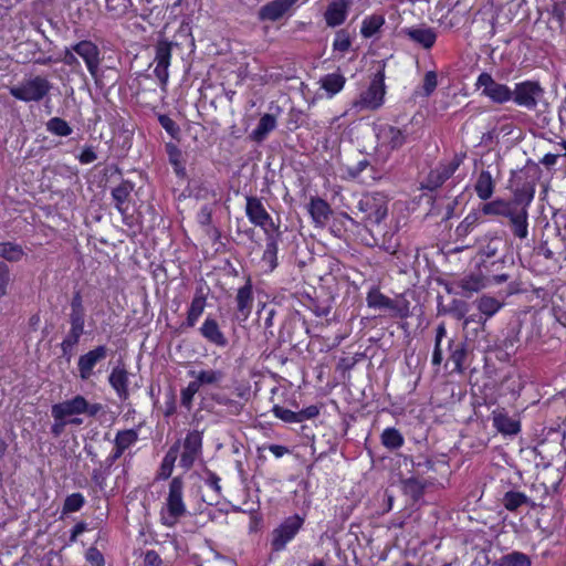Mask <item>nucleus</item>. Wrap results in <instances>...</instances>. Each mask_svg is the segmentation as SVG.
Masks as SVG:
<instances>
[{"label": "nucleus", "mask_w": 566, "mask_h": 566, "mask_svg": "<svg viewBox=\"0 0 566 566\" xmlns=\"http://www.w3.org/2000/svg\"><path fill=\"white\" fill-rule=\"evenodd\" d=\"M106 355V346L101 345L95 349L82 355L78 359L77 366L82 379H88L93 373L97 361Z\"/></svg>", "instance_id": "nucleus-18"}, {"label": "nucleus", "mask_w": 566, "mask_h": 566, "mask_svg": "<svg viewBox=\"0 0 566 566\" xmlns=\"http://www.w3.org/2000/svg\"><path fill=\"white\" fill-rule=\"evenodd\" d=\"M485 284L486 282L482 274L468 275L458 282V286L462 290L465 296H470V294L479 292L481 289L485 286Z\"/></svg>", "instance_id": "nucleus-39"}, {"label": "nucleus", "mask_w": 566, "mask_h": 566, "mask_svg": "<svg viewBox=\"0 0 566 566\" xmlns=\"http://www.w3.org/2000/svg\"><path fill=\"white\" fill-rule=\"evenodd\" d=\"M377 138L390 150H398L406 144L408 133L406 129L392 125H382L377 132Z\"/></svg>", "instance_id": "nucleus-14"}, {"label": "nucleus", "mask_w": 566, "mask_h": 566, "mask_svg": "<svg viewBox=\"0 0 566 566\" xmlns=\"http://www.w3.org/2000/svg\"><path fill=\"white\" fill-rule=\"evenodd\" d=\"M464 157V154H455L449 163L440 164L434 170L429 172L423 187L429 190H436L439 188L457 171Z\"/></svg>", "instance_id": "nucleus-7"}, {"label": "nucleus", "mask_w": 566, "mask_h": 566, "mask_svg": "<svg viewBox=\"0 0 566 566\" xmlns=\"http://www.w3.org/2000/svg\"><path fill=\"white\" fill-rule=\"evenodd\" d=\"M245 213L252 224L261 227L264 230L269 228L271 230H277V228H280L279 224L273 222L261 199L258 197H247Z\"/></svg>", "instance_id": "nucleus-9"}, {"label": "nucleus", "mask_w": 566, "mask_h": 566, "mask_svg": "<svg viewBox=\"0 0 566 566\" xmlns=\"http://www.w3.org/2000/svg\"><path fill=\"white\" fill-rule=\"evenodd\" d=\"M449 359L454 364V370L462 373L468 355L472 352L470 344L467 342L449 340Z\"/></svg>", "instance_id": "nucleus-22"}, {"label": "nucleus", "mask_w": 566, "mask_h": 566, "mask_svg": "<svg viewBox=\"0 0 566 566\" xmlns=\"http://www.w3.org/2000/svg\"><path fill=\"white\" fill-rule=\"evenodd\" d=\"M484 241L486 243L482 245L481 253L488 259L495 256L504 244L503 238L496 234L485 235Z\"/></svg>", "instance_id": "nucleus-46"}, {"label": "nucleus", "mask_w": 566, "mask_h": 566, "mask_svg": "<svg viewBox=\"0 0 566 566\" xmlns=\"http://www.w3.org/2000/svg\"><path fill=\"white\" fill-rule=\"evenodd\" d=\"M366 301L369 307L392 311L396 312L400 317L406 316V312L399 308L394 300L384 295L377 287H373L368 292Z\"/></svg>", "instance_id": "nucleus-21"}, {"label": "nucleus", "mask_w": 566, "mask_h": 566, "mask_svg": "<svg viewBox=\"0 0 566 566\" xmlns=\"http://www.w3.org/2000/svg\"><path fill=\"white\" fill-rule=\"evenodd\" d=\"M10 281L9 265L6 262L0 261V300L8 294Z\"/></svg>", "instance_id": "nucleus-58"}, {"label": "nucleus", "mask_w": 566, "mask_h": 566, "mask_svg": "<svg viewBox=\"0 0 566 566\" xmlns=\"http://www.w3.org/2000/svg\"><path fill=\"white\" fill-rule=\"evenodd\" d=\"M322 87L332 95L338 93L345 84V77L342 74H327L321 80Z\"/></svg>", "instance_id": "nucleus-48"}, {"label": "nucleus", "mask_w": 566, "mask_h": 566, "mask_svg": "<svg viewBox=\"0 0 566 566\" xmlns=\"http://www.w3.org/2000/svg\"><path fill=\"white\" fill-rule=\"evenodd\" d=\"M441 313H449L452 314L455 318L461 319L465 316L467 304L463 301L453 300L449 307H439V314Z\"/></svg>", "instance_id": "nucleus-57"}, {"label": "nucleus", "mask_w": 566, "mask_h": 566, "mask_svg": "<svg viewBox=\"0 0 566 566\" xmlns=\"http://www.w3.org/2000/svg\"><path fill=\"white\" fill-rule=\"evenodd\" d=\"M521 328L522 321L520 318H515L509 323L506 335L502 340V347L505 350H513L517 347Z\"/></svg>", "instance_id": "nucleus-35"}, {"label": "nucleus", "mask_w": 566, "mask_h": 566, "mask_svg": "<svg viewBox=\"0 0 566 566\" xmlns=\"http://www.w3.org/2000/svg\"><path fill=\"white\" fill-rule=\"evenodd\" d=\"M83 332V325H71L70 332L61 343V349L64 356H71L72 350L77 345Z\"/></svg>", "instance_id": "nucleus-38"}, {"label": "nucleus", "mask_w": 566, "mask_h": 566, "mask_svg": "<svg viewBox=\"0 0 566 566\" xmlns=\"http://www.w3.org/2000/svg\"><path fill=\"white\" fill-rule=\"evenodd\" d=\"M52 86L48 78L36 75L19 86L10 88V94L22 102H40L51 91Z\"/></svg>", "instance_id": "nucleus-1"}, {"label": "nucleus", "mask_w": 566, "mask_h": 566, "mask_svg": "<svg viewBox=\"0 0 566 566\" xmlns=\"http://www.w3.org/2000/svg\"><path fill=\"white\" fill-rule=\"evenodd\" d=\"M180 450V441H176L167 451L163 463L160 465L159 474L158 476L163 480L168 479L174 470L175 462L178 458V453Z\"/></svg>", "instance_id": "nucleus-34"}, {"label": "nucleus", "mask_w": 566, "mask_h": 566, "mask_svg": "<svg viewBox=\"0 0 566 566\" xmlns=\"http://www.w3.org/2000/svg\"><path fill=\"white\" fill-rule=\"evenodd\" d=\"M401 32L424 49H430L437 40L434 30L428 27L406 28Z\"/></svg>", "instance_id": "nucleus-27"}, {"label": "nucleus", "mask_w": 566, "mask_h": 566, "mask_svg": "<svg viewBox=\"0 0 566 566\" xmlns=\"http://www.w3.org/2000/svg\"><path fill=\"white\" fill-rule=\"evenodd\" d=\"M202 449V437L199 431H191L187 434L184 441V451L180 457V467L189 470L197 457L201 453Z\"/></svg>", "instance_id": "nucleus-12"}, {"label": "nucleus", "mask_w": 566, "mask_h": 566, "mask_svg": "<svg viewBox=\"0 0 566 566\" xmlns=\"http://www.w3.org/2000/svg\"><path fill=\"white\" fill-rule=\"evenodd\" d=\"M25 255L23 247L12 241L0 242V258L4 261L17 263Z\"/></svg>", "instance_id": "nucleus-32"}, {"label": "nucleus", "mask_w": 566, "mask_h": 566, "mask_svg": "<svg viewBox=\"0 0 566 566\" xmlns=\"http://www.w3.org/2000/svg\"><path fill=\"white\" fill-rule=\"evenodd\" d=\"M132 132L129 129L120 130L115 134L112 140L111 149L116 157H122L130 148Z\"/></svg>", "instance_id": "nucleus-36"}, {"label": "nucleus", "mask_w": 566, "mask_h": 566, "mask_svg": "<svg viewBox=\"0 0 566 566\" xmlns=\"http://www.w3.org/2000/svg\"><path fill=\"white\" fill-rule=\"evenodd\" d=\"M199 382L191 381L186 389L181 391L182 406L190 408L195 394L199 390Z\"/></svg>", "instance_id": "nucleus-64"}, {"label": "nucleus", "mask_w": 566, "mask_h": 566, "mask_svg": "<svg viewBox=\"0 0 566 566\" xmlns=\"http://www.w3.org/2000/svg\"><path fill=\"white\" fill-rule=\"evenodd\" d=\"M478 308L485 318L493 316L501 307L502 303L495 297L483 295L478 301Z\"/></svg>", "instance_id": "nucleus-44"}, {"label": "nucleus", "mask_w": 566, "mask_h": 566, "mask_svg": "<svg viewBox=\"0 0 566 566\" xmlns=\"http://www.w3.org/2000/svg\"><path fill=\"white\" fill-rule=\"evenodd\" d=\"M486 318H483L481 315H471L470 317L464 319L463 328L467 333L465 338H468L470 331H472L475 335L479 332H484Z\"/></svg>", "instance_id": "nucleus-54"}, {"label": "nucleus", "mask_w": 566, "mask_h": 566, "mask_svg": "<svg viewBox=\"0 0 566 566\" xmlns=\"http://www.w3.org/2000/svg\"><path fill=\"white\" fill-rule=\"evenodd\" d=\"M200 334L208 342H210L219 347H224L228 345V339L224 336V334L221 332L218 322L210 316H208L205 319L202 326L200 327Z\"/></svg>", "instance_id": "nucleus-25"}, {"label": "nucleus", "mask_w": 566, "mask_h": 566, "mask_svg": "<svg viewBox=\"0 0 566 566\" xmlns=\"http://www.w3.org/2000/svg\"><path fill=\"white\" fill-rule=\"evenodd\" d=\"M474 190L481 200H488L494 192V180L488 170H482L474 185Z\"/></svg>", "instance_id": "nucleus-31"}, {"label": "nucleus", "mask_w": 566, "mask_h": 566, "mask_svg": "<svg viewBox=\"0 0 566 566\" xmlns=\"http://www.w3.org/2000/svg\"><path fill=\"white\" fill-rule=\"evenodd\" d=\"M437 85H438V81H437L436 72L428 71L424 74V78H423V85H422L423 95L426 97L430 96L434 92Z\"/></svg>", "instance_id": "nucleus-63"}, {"label": "nucleus", "mask_w": 566, "mask_h": 566, "mask_svg": "<svg viewBox=\"0 0 566 566\" xmlns=\"http://www.w3.org/2000/svg\"><path fill=\"white\" fill-rule=\"evenodd\" d=\"M72 49L84 60L91 75L96 77L99 64V51L96 44L92 41L84 40L73 45Z\"/></svg>", "instance_id": "nucleus-15"}, {"label": "nucleus", "mask_w": 566, "mask_h": 566, "mask_svg": "<svg viewBox=\"0 0 566 566\" xmlns=\"http://www.w3.org/2000/svg\"><path fill=\"white\" fill-rule=\"evenodd\" d=\"M108 382L116 390L120 399H126L128 397V373L124 367L116 366L108 377Z\"/></svg>", "instance_id": "nucleus-28"}, {"label": "nucleus", "mask_w": 566, "mask_h": 566, "mask_svg": "<svg viewBox=\"0 0 566 566\" xmlns=\"http://www.w3.org/2000/svg\"><path fill=\"white\" fill-rule=\"evenodd\" d=\"M166 153L168 155L169 163L174 166L175 172L178 176H185L186 168L182 161V153L177 145L172 143L166 144Z\"/></svg>", "instance_id": "nucleus-40"}, {"label": "nucleus", "mask_w": 566, "mask_h": 566, "mask_svg": "<svg viewBox=\"0 0 566 566\" xmlns=\"http://www.w3.org/2000/svg\"><path fill=\"white\" fill-rule=\"evenodd\" d=\"M192 377H196V382H199V387L201 385H212L222 380L223 373L221 370H201L197 375L195 371H190Z\"/></svg>", "instance_id": "nucleus-50"}, {"label": "nucleus", "mask_w": 566, "mask_h": 566, "mask_svg": "<svg viewBox=\"0 0 566 566\" xmlns=\"http://www.w3.org/2000/svg\"><path fill=\"white\" fill-rule=\"evenodd\" d=\"M527 502V497L521 492H506L503 499V504L509 511L517 510L522 504Z\"/></svg>", "instance_id": "nucleus-52"}, {"label": "nucleus", "mask_w": 566, "mask_h": 566, "mask_svg": "<svg viewBox=\"0 0 566 566\" xmlns=\"http://www.w3.org/2000/svg\"><path fill=\"white\" fill-rule=\"evenodd\" d=\"M497 566H531V559L521 552H512L502 556L497 562Z\"/></svg>", "instance_id": "nucleus-47"}, {"label": "nucleus", "mask_w": 566, "mask_h": 566, "mask_svg": "<svg viewBox=\"0 0 566 566\" xmlns=\"http://www.w3.org/2000/svg\"><path fill=\"white\" fill-rule=\"evenodd\" d=\"M359 211L366 213V220L379 224L387 216V198L380 192L364 196L358 201Z\"/></svg>", "instance_id": "nucleus-6"}, {"label": "nucleus", "mask_w": 566, "mask_h": 566, "mask_svg": "<svg viewBox=\"0 0 566 566\" xmlns=\"http://www.w3.org/2000/svg\"><path fill=\"white\" fill-rule=\"evenodd\" d=\"M134 186L129 181H122L118 186L112 189V197L118 212L125 216L130 207V193Z\"/></svg>", "instance_id": "nucleus-23"}, {"label": "nucleus", "mask_w": 566, "mask_h": 566, "mask_svg": "<svg viewBox=\"0 0 566 566\" xmlns=\"http://www.w3.org/2000/svg\"><path fill=\"white\" fill-rule=\"evenodd\" d=\"M512 93L513 97L511 101L517 106L527 111H534L544 97L545 91L537 81H524L515 84Z\"/></svg>", "instance_id": "nucleus-2"}, {"label": "nucleus", "mask_w": 566, "mask_h": 566, "mask_svg": "<svg viewBox=\"0 0 566 566\" xmlns=\"http://www.w3.org/2000/svg\"><path fill=\"white\" fill-rule=\"evenodd\" d=\"M46 129L56 136L66 137L72 134V127L61 117H52L46 123Z\"/></svg>", "instance_id": "nucleus-49"}, {"label": "nucleus", "mask_w": 566, "mask_h": 566, "mask_svg": "<svg viewBox=\"0 0 566 566\" xmlns=\"http://www.w3.org/2000/svg\"><path fill=\"white\" fill-rule=\"evenodd\" d=\"M350 2L352 0H333L324 14L326 24L332 28L340 25L346 19Z\"/></svg>", "instance_id": "nucleus-19"}, {"label": "nucleus", "mask_w": 566, "mask_h": 566, "mask_svg": "<svg viewBox=\"0 0 566 566\" xmlns=\"http://www.w3.org/2000/svg\"><path fill=\"white\" fill-rule=\"evenodd\" d=\"M158 120L161 127L172 137L178 138L180 128L168 115H159Z\"/></svg>", "instance_id": "nucleus-59"}, {"label": "nucleus", "mask_w": 566, "mask_h": 566, "mask_svg": "<svg viewBox=\"0 0 566 566\" xmlns=\"http://www.w3.org/2000/svg\"><path fill=\"white\" fill-rule=\"evenodd\" d=\"M385 20L382 15H371L366 18L361 25V34L365 38H371L384 24Z\"/></svg>", "instance_id": "nucleus-51"}, {"label": "nucleus", "mask_w": 566, "mask_h": 566, "mask_svg": "<svg viewBox=\"0 0 566 566\" xmlns=\"http://www.w3.org/2000/svg\"><path fill=\"white\" fill-rule=\"evenodd\" d=\"M310 213L317 224H325L332 214L329 205L322 198H312L310 202Z\"/></svg>", "instance_id": "nucleus-29"}, {"label": "nucleus", "mask_w": 566, "mask_h": 566, "mask_svg": "<svg viewBox=\"0 0 566 566\" xmlns=\"http://www.w3.org/2000/svg\"><path fill=\"white\" fill-rule=\"evenodd\" d=\"M137 438L138 434L133 429L119 431L115 438V452L112 460L115 461L118 459L123 452L137 440Z\"/></svg>", "instance_id": "nucleus-33"}, {"label": "nucleus", "mask_w": 566, "mask_h": 566, "mask_svg": "<svg viewBox=\"0 0 566 566\" xmlns=\"http://www.w3.org/2000/svg\"><path fill=\"white\" fill-rule=\"evenodd\" d=\"M171 46L172 43L167 40L158 41L156 44V67L154 72L163 87L166 86L169 77L168 66L170 64Z\"/></svg>", "instance_id": "nucleus-10"}, {"label": "nucleus", "mask_w": 566, "mask_h": 566, "mask_svg": "<svg viewBox=\"0 0 566 566\" xmlns=\"http://www.w3.org/2000/svg\"><path fill=\"white\" fill-rule=\"evenodd\" d=\"M86 500L83 494L76 492L67 495L62 506V514L67 515L71 513L78 512L85 505Z\"/></svg>", "instance_id": "nucleus-43"}, {"label": "nucleus", "mask_w": 566, "mask_h": 566, "mask_svg": "<svg viewBox=\"0 0 566 566\" xmlns=\"http://www.w3.org/2000/svg\"><path fill=\"white\" fill-rule=\"evenodd\" d=\"M504 260L488 262L483 260L479 266L480 273L483 275L486 283L501 284L510 279V275L501 270L504 268Z\"/></svg>", "instance_id": "nucleus-17"}, {"label": "nucleus", "mask_w": 566, "mask_h": 566, "mask_svg": "<svg viewBox=\"0 0 566 566\" xmlns=\"http://www.w3.org/2000/svg\"><path fill=\"white\" fill-rule=\"evenodd\" d=\"M304 520L300 515L287 517L272 532V548L276 552L283 549L303 525Z\"/></svg>", "instance_id": "nucleus-8"}, {"label": "nucleus", "mask_w": 566, "mask_h": 566, "mask_svg": "<svg viewBox=\"0 0 566 566\" xmlns=\"http://www.w3.org/2000/svg\"><path fill=\"white\" fill-rule=\"evenodd\" d=\"M533 198V189L522 188L515 190L513 198L509 201H505V207L503 209L502 216L509 218V220L515 218V216H518L521 212L527 210Z\"/></svg>", "instance_id": "nucleus-11"}, {"label": "nucleus", "mask_w": 566, "mask_h": 566, "mask_svg": "<svg viewBox=\"0 0 566 566\" xmlns=\"http://www.w3.org/2000/svg\"><path fill=\"white\" fill-rule=\"evenodd\" d=\"M403 491L413 501L421 499L424 492L426 483L418 478H409L402 481Z\"/></svg>", "instance_id": "nucleus-42"}, {"label": "nucleus", "mask_w": 566, "mask_h": 566, "mask_svg": "<svg viewBox=\"0 0 566 566\" xmlns=\"http://www.w3.org/2000/svg\"><path fill=\"white\" fill-rule=\"evenodd\" d=\"M207 297L203 294L202 290H198L191 301L190 307L187 312L186 321L180 325L181 329L192 328L198 318L202 315L206 307Z\"/></svg>", "instance_id": "nucleus-24"}, {"label": "nucleus", "mask_w": 566, "mask_h": 566, "mask_svg": "<svg viewBox=\"0 0 566 566\" xmlns=\"http://www.w3.org/2000/svg\"><path fill=\"white\" fill-rule=\"evenodd\" d=\"M504 207H505V200L497 199V200L484 203L482 207V212L486 216H502Z\"/></svg>", "instance_id": "nucleus-60"}, {"label": "nucleus", "mask_w": 566, "mask_h": 566, "mask_svg": "<svg viewBox=\"0 0 566 566\" xmlns=\"http://www.w3.org/2000/svg\"><path fill=\"white\" fill-rule=\"evenodd\" d=\"M266 234V245L263 252L262 260L269 264L271 271H273L277 266V245L281 241L282 232L280 228L277 230L270 231L265 229Z\"/></svg>", "instance_id": "nucleus-20"}, {"label": "nucleus", "mask_w": 566, "mask_h": 566, "mask_svg": "<svg viewBox=\"0 0 566 566\" xmlns=\"http://www.w3.org/2000/svg\"><path fill=\"white\" fill-rule=\"evenodd\" d=\"M370 167L373 175L371 178L374 180L381 179V175L374 168V166L370 165L369 160L363 159L359 160L355 166L348 167L347 172L352 178H357L366 168Z\"/></svg>", "instance_id": "nucleus-55"}, {"label": "nucleus", "mask_w": 566, "mask_h": 566, "mask_svg": "<svg viewBox=\"0 0 566 566\" xmlns=\"http://www.w3.org/2000/svg\"><path fill=\"white\" fill-rule=\"evenodd\" d=\"M528 212L527 210L521 212L518 216H515V218H512L510 220V224L512 228V232L515 237L520 239H525L528 234L527 227H528Z\"/></svg>", "instance_id": "nucleus-45"}, {"label": "nucleus", "mask_w": 566, "mask_h": 566, "mask_svg": "<svg viewBox=\"0 0 566 566\" xmlns=\"http://www.w3.org/2000/svg\"><path fill=\"white\" fill-rule=\"evenodd\" d=\"M235 301L239 314L238 318L243 321L247 319L251 313L253 303L252 284L250 280H248L247 283L238 290Z\"/></svg>", "instance_id": "nucleus-26"}, {"label": "nucleus", "mask_w": 566, "mask_h": 566, "mask_svg": "<svg viewBox=\"0 0 566 566\" xmlns=\"http://www.w3.org/2000/svg\"><path fill=\"white\" fill-rule=\"evenodd\" d=\"M478 213H469L463 221L457 227L455 234L458 237H467L478 223Z\"/></svg>", "instance_id": "nucleus-56"}, {"label": "nucleus", "mask_w": 566, "mask_h": 566, "mask_svg": "<svg viewBox=\"0 0 566 566\" xmlns=\"http://www.w3.org/2000/svg\"><path fill=\"white\" fill-rule=\"evenodd\" d=\"M350 38L345 30H339L336 33V39L334 41L333 48L335 51L346 52L350 48Z\"/></svg>", "instance_id": "nucleus-61"}, {"label": "nucleus", "mask_w": 566, "mask_h": 566, "mask_svg": "<svg viewBox=\"0 0 566 566\" xmlns=\"http://www.w3.org/2000/svg\"><path fill=\"white\" fill-rule=\"evenodd\" d=\"M297 0H273L262 6L258 12L261 21L280 20Z\"/></svg>", "instance_id": "nucleus-16"}, {"label": "nucleus", "mask_w": 566, "mask_h": 566, "mask_svg": "<svg viewBox=\"0 0 566 566\" xmlns=\"http://www.w3.org/2000/svg\"><path fill=\"white\" fill-rule=\"evenodd\" d=\"M87 407L86 399L77 395L70 400L53 405L52 416L54 420H63L65 417L86 412Z\"/></svg>", "instance_id": "nucleus-13"}, {"label": "nucleus", "mask_w": 566, "mask_h": 566, "mask_svg": "<svg viewBox=\"0 0 566 566\" xmlns=\"http://www.w3.org/2000/svg\"><path fill=\"white\" fill-rule=\"evenodd\" d=\"M273 413L283 420L284 422L294 423L298 422L297 412H294L290 409H285L281 406L275 405L272 409Z\"/></svg>", "instance_id": "nucleus-62"}, {"label": "nucleus", "mask_w": 566, "mask_h": 566, "mask_svg": "<svg viewBox=\"0 0 566 566\" xmlns=\"http://www.w3.org/2000/svg\"><path fill=\"white\" fill-rule=\"evenodd\" d=\"M447 334V329H446V326H444V323H441L438 327H437V332H436V339H434V349H433V354H432V364L433 365H437L439 366L441 363H442V350H441V342H442V338L446 336Z\"/></svg>", "instance_id": "nucleus-53"}, {"label": "nucleus", "mask_w": 566, "mask_h": 566, "mask_svg": "<svg viewBox=\"0 0 566 566\" xmlns=\"http://www.w3.org/2000/svg\"><path fill=\"white\" fill-rule=\"evenodd\" d=\"M381 443L390 449H399L403 444V437L396 428H387L380 436Z\"/></svg>", "instance_id": "nucleus-41"}, {"label": "nucleus", "mask_w": 566, "mask_h": 566, "mask_svg": "<svg viewBox=\"0 0 566 566\" xmlns=\"http://www.w3.org/2000/svg\"><path fill=\"white\" fill-rule=\"evenodd\" d=\"M476 88H482V95L490 98L493 103L504 104L513 97L512 90L497 83L491 74L482 72L475 83Z\"/></svg>", "instance_id": "nucleus-4"}, {"label": "nucleus", "mask_w": 566, "mask_h": 566, "mask_svg": "<svg viewBox=\"0 0 566 566\" xmlns=\"http://www.w3.org/2000/svg\"><path fill=\"white\" fill-rule=\"evenodd\" d=\"M184 481L180 476H176L169 484V494L167 497V513L163 514V523L167 526L176 524L177 520L186 512L182 502Z\"/></svg>", "instance_id": "nucleus-3"}, {"label": "nucleus", "mask_w": 566, "mask_h": 566, "mask_svg": "<svg viewBox=\"0 0 566 566\" xmlns=\"http://www.w3.org/2000/svg\"><path fill=\"white\" fill-rule=\"evenodd\" d=\"M494 427L504 434H516L520 431V422L507 415L497 413L493 417Z\"/></svg>", "instance_id": "nucleus-37"}, {"label": "nucleus", "mask_w": 566, "mask_h": 566, "mask_svg": "<svg viewBox=\"0 0 566 566\" xmlns=\"http://www.w3.org/2000/svg\"><path fill=\"white\" fill-rule=\"evenodd\" d=\"M379 66L380 67L375 74V77L371 81L369 87L360 95L358 105H360L361 107L376 109L382 104L385 95L384 80L386 62L380 61Z\"/></svg>", "instance_id": "nucleus-5"}, {"label": "nucleus", "mask_w": 566, "mask_h": 566, "mask_svg": "<svg viewBox=\"0 0 566 566\" xmlns=\"http://www.w3.org/2000/svg\"><path fill=\"white\" fill-rule=\"evenodd\" d=\"M276 127V118L272 114H264L259 123L256 128L251 133L250 137L252 140L256 143H262L269 133H271Z\"/></svg>", "instance_id": "nucleus-30"}]
</instances>
